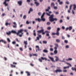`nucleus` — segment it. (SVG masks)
Segmentation results:
<instances>
[{
  "label": "nucleus",
  "instance_id": "obj_1",
  "mask_svg": "<svg viewBox=\"0 0 76 76\" xmlns=\"http://www.w3.org/2000/svg\"><path fill=\"white\" fill-rule=\"evenodd\" d=\"M44 30L42 29L40 30L37 31V32L38 33V34H41V33H42V35H45V32H44Z\"/></svg>",
  "mask_w": 76,
  "mask_h": 76
},
{
  "label": "nucleus",
  "instance_id": "obj_42",
  "mask_svg": "<svg viewBox=\"0 0 76 76\" xmlns=\"http://www.w3.org/2000/svg\"><path fill=\"white\" fill-rule=\"evenodd\" d=\"M67 68H69V66H66V67H64V69H67Z\"/></svg>",
  "mask_w": 76,
  "mask_h": 76
},
{
  "label": "nucleus",
  "instance_id": "obj_17",
  "mask_svg": "<svg viewBox=\"0 0 76 76\" xmlns=\"http://www.w3.org/2000/svg\"><path fill=\"white\" fill-rule=\"evenodd\" d=\"M72 70H73V71L74 70L75 72H76V67L74 68V67H72Z\"/></svg>",
  "mask_w": 76,
  "mask_h": 76
},
{
  "label": "nucleus",
  "instance_id": "obj_19",
  "mask_svg": "<svg viewBox=\"0 0 76 76\" xmlns=\"http://www.w3.org/2000/svg\"><path fill=\"white\" fill-rule=\"evenodd\" d=\"M43 52H44V53H47L48 52V50H43Z\"/></svg>",
  "mask_w": 76,
  "mask_h": 76
},
{
  "label": "nucleus",
  "instance_id": "obj_21",
  "mask_svg": "<svg viewBox=\"0 0 76 76\" xmlns=\"http://www.w3.org/2000/svg\"><path fill=\"white\" fill-rule=\"evenodd\" d=\"M10 24L11 23H5V25L6 26H7L8 25H9V26H10Z\"/></svg>",
  "mask_w": 76,
  "mask_h": 76
},
{
  "label": "nucleus",
  "instance_id": "obj_34",
  "mask_svg": "<svg viewBox=\"0 0 76 76\" xmlns=\"http://www.w3.org/2000/svg\"><path fill=\"white\" fill-rule=\"evenodd\" d=\"M23 33H22L21 34H20L19 35V37H22V35H23Z\"/></svg>",
  "mask_w": 76,
  "mask_h": 76
},
{
  "label": "nucleus",
  "instance_id": "obj_20",
  "mask_svg": "<svg viewBox=\"0 0 76 76\" xmlns=\"http://www.w3.org/2000/svg\"><path fill=\"white\" fill-rule=\"evenodd\" d=\"M55 58H56L55 59L56 61H58L59 60V59L58 58L57 56H55Z\"/></svg>",
  "mask_w": 76,
  "mask_h": 76
},
{
  "label": "nucleus",
  "instance_id": "obj_4",
  "mask_svg": "<svg viewBox=\"0 0 76 76\" xmlns=\"http://www.w3.org/2000/svg\"><path fill=\"white\" fill-rule=\"evenodd\" d=\"M55 72L56 73H57L58 72L59 73H60V72H62V70L61 69H56V70L55 71Z\"/></svg>",
  "mask_w": 76,
  "mask_h": 76
},
{
  "label": "nucleus",
  "instance_id": "obj_32",
  "mask_svg": "<svg viewBox=\"0 0 76 76\" xmlns=\"http://www.w3.org/2000/svg\"><path fill=\"white\" fill-rule=\"evenodd\" d=\"M43 44H46L47 43V41H43Z\"/></svg>",
  "mask_w": 76,
  "mask_h": 76
},
{
  "label": "nucleus",
  "instance_id": "obj_26",
  "mask_svg": "<svg viewBox=\"0 0 76 76\" xmlns=\"http://www.w3.org/2000/svg\"><path fill=\"white\" fill-rule=\"evenodd\" d=\"M73 9L74 10H75V9H76V5H75V4H74L73 5Z\"/></svg>",
  "mask_w": 76,
  "mask_h": 76
},
{
  "label": "nucleus",
  "instance_id": "obj_39",
  "mask_svg": "<svg viewBox=\"0 0 76 76\" xmlns=\"http://www.w3.org/2000/svg\"><path fill=\"white\" fill-rule=\"evenodd\" d=\"M57 33H53L52 34V35H57Z\"/></svg>",
  "mask_w": 76,
  "mask_h": 76
},
{
  "label": "nucleus",
  "instance_id": "obj_9",
  "mask_svg": "<svg viewBox=\"0 0 76 76\" xmlns=\"http://www.w3.org/2000/svg\"><path fill=\"white\" fill-rule=\"evenodd\" d=\"M36 21H38L39 22H40L41 21V19H40L39 18H36L35 19Z\"/></svg>",
  "mask_w": 76,
  "mask_h": 76
},
{
  "label": "nucleus",
  "instance_id": "obj_60",
  "mask_svg": "<svg viewBox=\"0 0 76 76\" xmlns=\"http://www.w3.org/2000/svg\"><path fill=\"white\" fill-rule=\"evenodd\" d=\"M63 72H64V73H66V72H67V70H63Z\"/></svg>",
  "mask_w": 76,
  "mask_h": 76
},
{
  "label": "nucleus",
  "instance_id": "obj_46",
  "mask_svg": "<svg viewBox=\"0 0 76 76\" xmlns=\"http://www.w3.org/2000/svg\"><path fill=\"white\" fill-rule=\"evenodd\" d=\"M26 15H24L23 17V19H26Z\"/></svg>",
  "mask_w": 76,
  "mask_h": 76
},
{
  "label": "nucleus",
  "instance_id": "obj_48",
  "mask_svg": "<svg viewBox=\"0 0 76 76\" xmlns=\"http://www.w3.org/2000/svg\"><path fill=\"white\" fill-rule=\"evenodd\" d=\"M15 34H17V35H19V34H20V33L18 31V33H17V32H16V33H15Z\"/></svg>",
  "mask_w": 76,
  "mask_h": 76
},
{
  "label": "nucleus",
  "instance_id": "obj_41",
  "mask_svg": "<svg viewBox=\"0 0 76 76\" xmlns=\"http://www.w3.org/2000/svg\"><path fill=\"white\" fill-rule=\"evenodd\" d=\"M7 40L9 42H10V39H9V38H8L7 39Z\"/></svg>",
  "mask_w": 76,
  "mask_h": 76
},
{
  "label": "nucleus",
  "instance_id": "obj_57",
  "mask_svg": "<svg viewBox=\"0 0 76 76\" xmlns=\"http://www.w3.org/2000/svg\"><path fill=\"white\" fill-rule=\"evenodd\" d=\"M62 39H65V38L64 37L62 36Z\"/></svg>",
  "mask_w": 76,
  "mask_h": 76
},
{
  "label": "nucleus",
  "instance_id": "obj_10",
  "mask_svg": "<svg viewBox=\"0 0 76 76\" xmlns=\"http://www.w3.org/2000/svg\"><path fill=\"white\" fill-rule=\"evenodd\" d=\"M26 73L27 74V76H31V74H30V72H28L26 71Z\"/></svg>",
  "mask_w": 76,
  "mask_h": 76
},
{
  "label": "nucleus",
  "instance_id": "obj_18",
  "mask_svg": "<svg viewBox=\"0 0 76 76\" xmlns=\"http://www.w3.org/2000/svg\"><path fill=\"white\" fill-rule=\"evenodd\" d=\"M49 58L50 60H51L52 61L54 62V59L53 58H51V57H49Z\"/></svg>",
  "mask_w": 76,
  "mask_h": 76
},
{
  "label": "nucleus",
  "instance_id": "obj_59",
  "mask_svg": "<svg viewBox=\"0 0 76 76\" xmlns=\"http://www.w3.org/2000/svg\"><path fill=\"white\" fill-rule=\"evenodd\" d=\"M54 49L55 50H57V47H55L54 48Z\"/></svg>",
  "mask_w": 76,
  "mask_h": 76
},
{
  "label": "nucleus",
  "instance_id": "obj_56",
  "mask_svg": "<svg viewBox=\"0 0 76 76\" xmlns=\"http://www.w3.org/2000/svg\"><path fill=\"white\" fill-rule=\"evenodd\" d=\"M60 23H62L63 22V20H61L59 21Z\"/></svg>",
  "mask_w": 76,
  "mask_h": 76
},
{
  "label": "nucleus",
  "instance_id": "obj_7",
  "mask_svg": "<svg viewBox=\"0 0 76 76\" xmlns=\"http://www.w3.org/2000/svg\"><path fill=\"white\" fill-rule=\"evenodd\" d=\"M34 4L36 5V6H38L39 5V3L37 1H36L34 2Z\"/></svg>",
  "mask_w": 76,
  "mask_h": 76
},
{
  "label": "nucleus",
  "instance_id": "obj_24",
  "mask_svg": "<svg viewBox=\"0 0 76 76\" xmlns=\"http://www.w3.org/2000/svg\"><path fill=\"white\" fill-rule=\"evenodd\" d=\"M4 4H5V6H8V4L6 3V2H4Z\"/></svg>",
  "mask_w": 76,
  "mask_h": 76
},
{
  "label": "nucleus",
  "instance_id": "obj_53",
  "mask_svg": "<svg viewBox=\"0 0 76 76\" xmlns=\"http://www.w3.org/2000/svg\"><path fill=\"white\" fill-rule=\"evenodd\" d=\"M16 44V42L15 41H14L12 42V44Z\"/></svg>",
  "mask_w": 76,
  "mask_h": 76
},
{
  "label": "nucleus",
  "instance_id": "obj_25",
  "mask_svg": "<svg viewBox=\"0 0 76 76\" xmlns=\"http://www.w3.org/2000/svg\"><path fill=\"white\" fill-rule=\"evenodd\" d=\"M56 42H58V43L60 42V39H56Z\"/></svg>",
  "mask_w": 76,
  "mask_h": 76
},
{
  "label": "nucleus",
  "instance_id": "obj_28",
  "mask_svg": "<svg viewBox=\"0 0 76 76\" xmlns=\"http://www.w3.org/2000/svg\"><path fill=\"white\" fill-rule=\"evenodd\" d=\"M51 5L52 7H54V3H52Z\"/></svg>",
  "mask_w": 76,
  "mask_h": 76
},
{
  "label": "nucleus",
  "instance_id": "obj_30",
  "mask_svg": "<svg viewBox=\"0 0 76 76\" xmlns=\"http://www.w3.org/2000/svg\"><path fill=\"white\" fill-rule=\"evenodd\" d=\"M54 54H57V53H58V52H57V50H55L54 52Z\"/></svg>",
  "mask_w": 76,
  "mask_h": 76
},
{
  "label": "nucleus",
  "instance_id": "obj_12",
  "mask_svg": "<svg viewBox=\"0 0 76 76\" xmlns=\"http://www.w3.org/2000/svg\"><path fill=\"white\" fill-rule=\"evenodd\" d=\"M4 42V44H6L7 43L5 41H4L2 39L0 40V42Z\"/></svg>",
  "mask_w": 76,
  "mask_h": 76
},
{
  "label": "nucleus",
  "instance_id": "obj_2",
  "mask_svg": "<svg viewBox=\"0 0 76 76\" xmlns=\"http://www.w3.org/2000/svg\"><path fill=\"white\" fill-rule=\"evenodd\" d=\"M60 30V28H57V31H56V35L59 36L60 35V33H59V31Z\"/></svg>",
  "mask_w": 76,
  "mask_h": 76
},
{
  "label": "nucleus",
  "instance_id": "obj_47",
  "mask_svg": "<svg viewBox=\"0 0 76 76\" xmlns=\"http://www.w3.org/2000/svg\"><path fill=\"white\" fill-rule=\"evenodd\" d=\"M45 13L44 12L41 17H44V15H45Z\"/></svg>",
  "mask_w": 76,
  "mask_h": 76
},
{
  "label": "nucleus",
  "instance_id": "obj_8",
  "mask_svg": "<svg viewBox=\"0 0 76 76\" xmlns=\"http://www.w3.org/2000/svg\"><path fill=\"white\" fill-rule=\"evenodd\" d=\"M24 44H25V48H26V45H28V43L27 42V41H24Z\"/></svg>",
  "mask_w": 76,
  "mask_h": 76
},
{
  "label": "nucleus",
  "instance_id": "obj_23",
  "mask_svg": "<svg viewBox=\"0 0 76 76\" xmlns=\"http://www.w3.org/2000/svg\"><path fill=\"white\" fill-rule=\"evenodd\" d=\"M37 35H38V37L39 38H41V35H39V34L37 33Z\"/></svg>",
  "mask_w": 76,
  "mask_h": 76
},
{
  "label": "nucleus",
  "instance_id": "obj_62",
  "mask_svg": "<svg viewBox=\"0 0 76 76\" xmlns=\"http://www.w3.org/2000/svg\"><path fill=\"white\" fill-rule=\"evenodd\" d=\"M66 4H69V2L68 1H66Z\"/></svg>",
  "mask_w": 76,
  "mask_h": 76
},
{
  "label": "nucleus",
  "instance_id": "obj_5",
  "mask_svg": "<svg viewBox=\"0 0 76 76\" xmlns=\"http://www.w3.org/2000/svg\"><path fill=\"white\" fill-rule=\"evenodd\" d=\"M18 3L19 6H22V1H18Z\"/></svg>",
  "mask_w": 76,
  "mask_h": 76
},
{
  "label": "nucleus",
  "instance_id": "obj_27",
  "mask_svg": "<svg viewBox=\"0 0 76 76\" xmlns=\"http://www.w3.org/2000/svg\"><path fill=\"white\" fill-rule=\"evenodd\" d=\"M66 61H71V60H72V58H69L68 59H66Z\"/></svg>",
  "mask_w": 76,
  "mask_h": 76
},
{
  "label": "nucleus",
  "instance_id": "obj_44",
  "mask_svg": "<svg viewBox=\"0 0 76 76\" xmlns=\"http://www.w3.org/2000/svg\"><path fill=\"white\" fill-rule=\"evenodd\" d=\"M32 11H33V10H30L28 12V14H29L31 13V12H32Z\"/></svg>",
  "mask_w": 76,
  "mask_h": 76
},
{
  "label": "nucleus",
  "instance_id": "obj_64",
  "mask_svg": "<svg viewBox=\"0 0 76 76\" xmlns=\"http://www.w3.org/2000/svg\"><path fill=\"white\" fill-rule=\"evenodd\" d=\"M66 19H67V20H69V17L67 16V17H66Z\"/></svg>",
  "mask_w": 76,
  "mask_h": 76
},
{
  "label": "nucleus",
  "instance_id": "obj_51",
  "mask_svg": "<svg viewBox=\"0 0 76 76\" xmlns=\"http://www.w3.org/2000/svg\"><path fill=\"white\" fill-rule=\"evenodd\" d=\"M50 7H48V9L46 10H50Z\"/></svg>",
  "mask_w": 76,
  "mask_h": 76
},
{
  "label": "nucleus",
  "instance_id": "obj_52",
  "mask_svg": "<svg viewBox=\"0 0 76 76\" xmlns=\"http://www.w3.org/2000/svg\"><path fill=\"white\" fill-rule=\"evenodd\" d=\"M16 41L17 42H19V40H18V38H16Z\"/></svg>",
  "mask_w": 76,
  "mask_h": 76
},
{
  "label": "nucleus",
  "instance_id": "obj_14",
  "mask_svg": "<svg viewBox=\"0 0 76 76\" xmlns=\"http://www.w3.org/2000/svg\"><path fill=\"white\" fill-rule=\"evenodd\" d=\"M33 35L34 36V37H36L37 35L36 33L35 32V30H34L33 31Z\"/></svg>",
  "mask_w": 76,
  "mask_h": 76
},
{
  "label": "nucleus",
  "instance_id": "obj_15",
  "mask_svg": "<svg viewBox=\"0 0 76 76\" xmlns=\"http://www.w3.org/2000/svg\"><path fill=\"white\" fill-rule=\"evenodd\" d=\"M18 31H19V33H21V34H22V33H22V32L23 31V29H21Z\"/></svg>",
  "mask_w": 76,
  "mask_h": 76
},
{
  "label": "nucleus",
  "instance_id": "obj_11",
  "mask_svg": "<svg viewBox=\"0 0 76 76\" xmlns=\"http://www.w3.org/2000/svg\"><path fill=\"white\" fill-rule=\"evenodd\" d=\"M43 18L44 17H41V20L43 21V22H45V19L44 18Z\"/></svg>",
  "mask_w": 76,
  "mask_h": 76
},
{
  "label": "nucleus",
  "instance_id": "obj_35",
  "mask_svg": "<svg viewBox=\"0 0 76 76\" xmlns=\"http://www.w3.org/2000/svg\"><path fill=\"white\" fill-rule=\"evenodd\" d=\"M6 34L7 35H10V34H11V32L9 31L8 32H7Z\"/></svg>",
  "mask_w": 76,
  "mask_h": 76
},
{
  "label": "nucleus",
  "instance_id": "obj_22",
  "mask_svg": "<svg viewBox=\"0 0 76 76\" xmlns=\"http://www.w3.org/2000/svg\"><path fill=\"white\" fill-rule=\"evenodd\" d=\"M68 29H69V31H71L72 29V26H69L68 28Z\"/></svg>",
  "mask_w": 76,
  "mask_h": 76
},
{
  "label": "nucleus",
  "instance_id": "obj_31",
  "mask_svg": "<svg viewBox=\"0 0 76 76\" xmlns=\"http://www.w3.org/2000/svg\"><path fill=\"white\" fill-rule=\"evenodd\" d=\"M41 59H42L43 60H47V58H44L43 57H41Z\"/></svg>",
  "mask_w": 76,
  "mask_h": 76
},
{
  "label": "nucleus",
  "instance_id": "obj_61",
  "mask_svg": "<svg viewBox=\"0 0 76 76\" xmlns=\"http://www.w3.org/2000/svg\"><path fill=\"white\" fill-rule=\"evenodd\" d=\"M13 64H15L16 65L17 64V63H16V62H13Z\"/></svg>",
  "mask_w": 76,
  "mask_h": 76
},
{
  "label": "nucleus",
  "instance_id": "obj_33",
  "mask_svg": "<svg viewBox=\"0 0 76 76\" xmlns=\"http://www.w3.org/2000/svg\"><path fill=\"white\" fill-rule=\"evenodd\" d=\"M38 60L40 62H41V63H42V59L41 58H39Z\"/></svg>",
  "mask_w": 76,
  "mask_h": 76
},
{
  "label": "nucleus",
  "instance_id": "obj_49",
  "mask_svg": "<svg viewBox=\"0 0 76 76\" xmlns=\"http://www.w3.org/2000/svg\"><path fill=\"white\" fill-rule=\"evenodd\" d=\"M63 3V2H59V4H62Z\"/></svg>",
  "mask_w": 76,
  "mask_h": 76
},
{
  "label": "nucleus",
  "instance_id": "obj_36",
  "mask_svg": "<svg viewBox=\"0 0 76 76\" xmlns=\"http://www.w3.org/2000/svg\"><path fill=\"white\" fill-rule=\"evenodd\" d=\"M51 24V23H50V22H47V25H50Z\"/></svg>",
  "mask_w": 76,
  "mask_h": 76
},
{
  "label": "nucleus",
  "instance_id": "obj_37",
  "mask_svg": "<svg viewBox=\"0 0 76 76\" xmlns=\"http://www.w3.org/2000/svg\"><path fill=\"white\" fill-rule=\"evenodd\" d=\"M51 29V27H49L47 28L48 30H50Z\"/></svg>",
  "mask_w": 76,
  "mask_h": 76
},
{
  "label": "nucleus",
  "instance_id": "obj_3",
  "mask_svg": "<svg viewBox=\"0 0 76 76\" xmlns=\"http://www.w3.org/2000/svg\"><path fill=\"white\" fill-rule=\"evenodd\" d=\"M53 17L54 15H51L49 17V20L50 22L52 20V19L54 18H53Z\"/></svg>",
  "mask_w": 76,
  "mask_h": 76
},
{
  "label": "nucleus",
  "instance_id": "obj_50",
  "mask_svg": "<svg viewBox=\"0 0 76 76\" xmlns=\"http://www.w3.org/2000/svg\"><path fill=\"white\" fill-rule=\"evenodd\" d=\"M50 51H53V48H50Z\"/></svg>",
  "mask_w": 76,
  "mask_h": 76
},
{
  "label": "nucleus",
  "instance_id": "obj_38",
  "mask_svg": "<svg viewBox=\"0 0 76 76\" xmlns=\"http://www.w3.org/2000/svg\"><path fill=\"white\" fill-rule=\"evenodd\" d=\"M44 32H45V33H46L47 34H48V33H50V31H46Z\"/></svg>",
  "mask_w": 76,
  "mask_h": 76
},
{
  "label": "nucleus",
  "instance_id": "obj_16",
  "mask_svg": "<svg viewBox=\"0 0 76 76\" xmlns=\"http://www.w3.org/2000/svg\"><path fill=\"white\" fill-rule=\"evenodd\" d=\"M54 20L55 21H57V18H53L51 22H53V21H54Z\"/></svg>",
  "mask_w": 76,
  "mask_h": 76
},
{
  "label": "nucleus",
  "instance_id": "obj_6",
  "mask_svg": "<svg viewBox=\"0 0 76 76\" xmlns=\"http://www.w3.org/2000/svg\"><path fill=\"white\" fill-rule=\"evenodd\" d=\"M13 24L14 25L13 26V27L14 28H17V24L15 22H13Z\"/></svg>",
  "mask_w": 76,
  "mask_h": 76
},
{
  "label": "nucleus",
  "instance_id": "obj_63",
  "mask_svg": "<svg viewBox=\"0 0 76 76\" xmlns=\"http://www.w3.org/2000/svg\"><path fill=\"white\" fill-rule=\"evenodd\" d=\"M54 9H57V7H54Z\"/></svg>",
  "mask_w": 76,
  "mask_h": 76
},
{
  "label": "nucleus",
  "instance_id": "obj_55",
  "mask_svg": "<svg viewBox=\"0 0 76 76\" xmlns=\"http://www.w3.org/2000/svg\"><path fill=\"white\" fill-rule=\"evenodd\" d=\"M26 2L29 3V2H31V0H27Z\"/></svg>",
  "mask_w": 76,
  "mask_h": 76
},
{
  "label": "nucleus",
  "instance_id": "obj_13",
  "mask_svg": "<svg viewBox=\"0 0 76 76\" xmlns=\"http://www.w3.org/2000/svg\"><path fill=\"white\" fill-rule=\"evenodd\" d=\"M10 66L12 67V68H13V67L14 68H15V67H16V66L14 65H13L12 64H10Z\"/></svg>",
  "mask_w": 76,
  "mask_h": 76
},
{
  "label": "nucleus",
  "instance_id": "obj_54",
  "mask_svg": "<svg viewBox=\"0 0 76 76\" xmlns=\"http://www.w3.org/2000/svg\"><path fill=\"white\" fill-rule=\"evenodd\" d=\"M64 42L65 43H67V42H68V41L67 40H65L64 41Z\"/></svg>",
  "mask_w": 76,
  "mask_h": 76
},
{
  "label": "nucleus",
  "instance_id": "obj_40",
  "mask_svg": "<svg viewBox=\"0 0 76 76\" xmlns=\"http://www.w3.org/2000/svg\"><path fill=\"white\" fill-rule=\"evenodd\" d=\"M72 5H71L69 6V9L71 10L72 9Z\"/></svg>",
  "mask_w": 76,
  "mask_h": 76
},
{
  "label": "nucleus",
  "instance_id": "obj_45",
  "mask_svg": "<svg viewBox=\"0 0 76 76\" xmlns=\"http://www.w3.org/2000/svg\"><path fill=\"white\" fill-rule=\"evenodd\" d=\"M37 40H38V41L39 40V38L38 37H37V39L36 40V41H37Z\"/></svg>",
  "mask_w": 76,
  "mask_h": 76
},
{
  "label": "nucleus",
  "instance_id": "obj_58",
  "mask_svg": "<svg viewBox=\"0 0 76 76\" xmlns=\"http://www.w3.org/2000/svg\"><path fill=\"white\" fill-rule=\"evenodd\" d=\"M36 48L38 49L39 48V47L38 46H36Z\"/></svg>",
  "mask_w": 76,
  "mask_h": 76
},
{
  "label": "nucleus",
  "instance_id": "obj_29",
  "mask_svg": "<svg viewBox=\"0 0 76 76\" xmlns=\"http://www.w3.org/2000/svg\"><path fill=\"white\" fill-rule=\"evenodd\" d=\"M11 32L13 33V34H16V32L15 31L12 30L11 31Z\"/></svg>",
  "mask_w": 76,
  "mask_h": 76
},
{
  "label": "nucleus",
  "instance_id": "obj_43",
  "mask_svg": "<svg viewBox=\"0 0 76 76\" xmlns=\"http://www.w3.org/2000/svg\"><path fill=\"white\" fill-rule=\"evenodd\" d=\"M55 45L56 47H58V44H55Z\"/></svg>",
  "mask_w": 76,
  "mask_h": 76
}]
</instances>
